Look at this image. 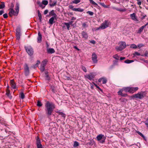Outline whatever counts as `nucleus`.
<instances>
[{
    "label": "nucleus",
    "instance_id": "1",
    "mask_svg": "<svg viewBox=\"0 0 148 148\" xmlns=\"http://www.w3.org/2000/svg\"><path fill=\"white\" fill-rule=\"evenodd\" d=\"M55 108V105L51 102H46L45 105V114L48 117L52 115Z\"/></svg>",
    "mask_w": 148,
    "mask_h": 148
},
{
    "label": "nucleus",
    "instance_id": "2",
    "mask_svg": "<svg viewBox=\"0 0 148 148\" xmlns=\"http://www.w3.org/2000/svg\"><path fill=\"white\" fill-rule=\"evenodd\" d=\"M147 93L146 91H141L133 95V97L138 99H142L146 96Z\"/></svg>",
    "mask_w": 148,
    "mask_h": 148
},
{
    "label": "nucleus",
    "instance_id": "3",
    "mask_svg": "<svg viewBox=\"0 0 148 148\" xmlns=\"http://www.w3.org/2000/svg\"><path fill=\"white\" fill-rule=\"evenodd\" d=\"M96 138L98 141H100V143H103L105 142L106 137L103 135L100 134L97 136Z\"/></svg>",
    "mask_w": 148,
    "mask_h": 148
},
{
    "label": "nucleus",
    "instance_id": "4",
    "mask_svg": "<svg viewBox=\"0 0 148 148\" xmlns=\"http://www.w3.org/2000/svg\"><path fill=\"white\" fill-rule=\"evenodd\" d=\"M126 47V44L125 42H122L119 46L116 47V49L117 51H121L125 49Z\"/></svg>",
    "mask_w": 148,
    "mask_h": 148
},
{
    "label": "nucleus",
    "instance_id": "5",
    "mask_svg": "<svg viewBox=\"0 0 148 148\" xmlns=\"http://www.w3.org/2000/svg\"><path fill=\"white\" fill-rule=\"evenodd\" d=\"M25 48L29 55L32 56L33 55L34 53L33 49L31 46H25Z\"/></svg>",
    "mask_w": 148,
    "mask_h": 148
},
{
    "label": "nucleus",
    "instance_id": "6",
    "mask_svg": "<svg viewBox=\"0 0 148 148\" xmlns=\"http://www.w3.org/2000/svg\"><path fill=\"white\" fill-rule=\"evenodd\" d=\"M110 25V22L108 20H105L99 27V28L104 29L108 27Z\"/></svg>",
    "mask_w": 148,
    "mask_h": 148
},
{
    "label": "nucleus",
    "instance_id": "7",
    "mask_svg": "<svg viewBox=\"0 0 148 148\" xmlns=\"http://www.w3.org/2000/svg\"><path fill=\"white\" fill-rule=\"evenodd\" d=\"M24 72L26 76H28L30 73L29 68L27 64V63H25L24 66Z\"/></svg>",
    "mask_w": 148,
    "mask_h": 148
},
{
    "label": "nucleus",
    "instance_id": "8",
    "mask_svg": "<svg viewBox=\"0 0 148 148\" xmlns=\"http://www.w3.org/2000/svg\"><path fill=\"white\" fill-rule=\"evenodd\" d=\"M36 143L37 148H44L42 147L40 139L38 136H37L36 138Z\"/></svg>",
    "mask_w": 148,
    "mask_h": 148
},
{
    "label": "nucleus",
    "instance_id": "9",
    "mask_svg": "<svg viewBox=\"0 0 148 148\" xmlns=\"http://www.w3.org/2000/svg\"><path fill=\"white\" fill-rule=\"evenodd\" d=\"M21 29L19 27H17L16 29V39L18 40L20 39V36L21 35Z\"/></svg>",
    "mask_w": 148,
    "mask_h": 148
},
{
    "label": "nucleus",
    "instance_id": "10",
    "mask_svg": "<svg viewBox=\"0 0 148 148\" xmlns=\"http://www.w3.org/2000/svg\"><path fill=\"white\" fill-rule=\"evenodd\" d=\"M97 56L96 54L95 53H93L92 55V59L94 63H96L97 62Z\"/></svg>",
    "mask_w": 148,
    "mask_h": 148
},
{
    "label": "nucleus",
    "instance_id": "11",
    "mask_svg": "<svg viewBox=\"0 0 148 148\" xmlns=\"http://www.w3.org/2000/svg\"><path fill=\"white\" fill-rule=\"evenodd\" d=\"M132 19L136 22V23H138V21L136 17V14L135 13H133L132 14H131L130 15Z\"/></svg>",
    "mask_w": 148,
    "mask_h": 148
},
{
    "label": "nucleus",
    "instance_id": "12",
    "mask_svg": "<svg viewBox=\"0 0 148 148\" xmlns=\"http://www.w3.org/2000/svg\"><path fill=\"white\" fill-rule=\"evenodd\" d=\"M85 77L88 79L91 80L94 78L95 75L92 73H90V74L86 75Z\"/></svg>",
    "mask_w": 148,
    "mask_h": 148
},
{
    "label": "nucleus",
    "instance_id": "13",
    "mask_svg": "<svg viewBox=\"0 0 148 148\" xmlns=\"http://www.w3.org/2000/svg\"><path fill=\"white\" fill-rule=\"evenodd\" d=\"M10 10L9 13V15L10 17H12L13 15L14 16H17L18 14L17 13L15 12L13 9H10Z\"/></svg>",
    "mask_w": 148,
    "mask_h": 148
},
{
    "label": "nucleus",
    "instance_id": "14",
    "mask_svg": "<svg viewBox=\"0 0 148 148\" xmlns=\"http://www.w3.org/2000/svg\"><path fill=\"white\" fill-rule=\"evenodd\" d=\"M95 144V141L93 140H89V141L87 142L86 144V145L88 147H90L92 146Z\"/></svg>",
    "mask_w": 148,
    "mask_h": 148
},
{
    "label": "nucleus",
    "instance_id": "15",
    "mask_svg": "<svg viewBox=\"0 0 148 148\" xmlns=\"http://www.w3.org/2000/svg\"><path fill=\"white\" fill-rule=\"evenodd\" d=\"M132 87H125L123 88V91H125V92H128L130 93H132Z\"/></svg>",
    "mask_w": 148,
    "mask_h": 148
},
{
    "label": "nucleus",
    "instance_id": "16",
    "mask_svg": "<svg viewBox=\"0 0 148 148\" xmlns=\"http://www.w3.org/2000/svg\"><path fill=\"white\" fill-rule=\"evenodd\" d=\"M81 34L82 36V38H84L86 39L88 38V36L86 32L84 31H82V32Z\"/></svg>",
    "mask_w": 148,
    "mask_h": 148
},
{
    "label": "nucleus",
    "instance_id": "17",
    "mask_svg": "<svg viewBox=\"0 0 148 148\" xmlns=\"http://www.w3.org/2000/svg\"><path fill=\"white\" fill-rule=\"evenodd\" d=\"M38 36L37 38V42L38 43H40L42 40V35L40 32L38 33Z\"/></svg>",
    "mask_w": 148,
    "mask_h": 148
},
{
    "label": "nucleus",
    "instance_id": "18",
    "mask_svg": "<svg viewBox=\"0 0 148 148\" xmlns=\"http://www.w3.org/2000/svg\"><path fill=\"white\" fill-rule=\"evenodd\" d=\"M10 82L12 88L14 89H15L16 88V84L14 82V80L13 79L11 80Z\"/></svg>",
    "mask_w": 148,
    "mask_h": 148
},
{
    "label": "nucleus",
    "instance_id": "19",
    "mask_svg": "<svg viewBox=\"0 0 148 148\" xmlns=\"http://www.w3.org/2000/svg\"><path fill=\"white\" fill-rule=\"evenodd\" d=\"M148 24V23L141 27L138 30V33L139 34L140 33L142 32L144 28Z\"/></svg>",
    "mask_w": 148,
    "mask_h": 148
},
{
    "label": "nucleus",
    "instance_id": "20",
    "mask_svg": "<svg viewBox=\"0 0 148 148\" xmlns=\"http://www.w3.org/2000/svg\"><path fill=\"white\" fill-rule=\"evenodd\" d=\"M56 19V17H51L49 20V24L52 25L55 22V21H54V19Z\"/></svg>",
    "mask_w": 148,
    "mask_h": 148
},
{
    "label": "nucleus",
    "instance_id": "21",
    "mask_svg": "<svg viewBox=\"0 0 148 148\" xmlns=\"http://www.w3.org/2000/svg\"><path fill=\"white\" fill-rule=\"evenodd\" d=\"M55 51L53 48H49L47 50V52L49 53L52 54L54 53Z\"/></svg>",
    "mask_w": 148,
    "mask_h": 148
},
{
    "label": "nucleus",
    "instance_id": "22",
    "mask_svg": "<svg viewBox=\"0 0 148 148\" xmlns=\"http://www.w3.org/2000/svg\"><path fill=\"white\" fill-rule=\"evenodd\" d=\"M40 63V61L39 60H37L36 63L32 66L31 67L34 68V69H35L38 66V65Z\"/></svg>",
    "mask_w": 148,
    "mask_h": 148
},
{
    "label": "nucleus",
    "instance_id": "23",
    "mask_svg": "<svg viewBox=\"0 0 148 148\" xmlns=\"http://www.w3.org/2000/svg\"><path fill=\"white\" fill-rule=\"evenodd\" d=\"M84 10L83 9L81 8H75L73 9V11L79 12H82L84 11Z\"/></svg>",
    "mask_w": 148,
    "mask_h": 148
},
{
    "label": "nucleus",
    "instance_id": "24",
    "mask_svg": "<svg viewBox=\"0 0 148 148\" xmlns=\"http://www.w3.org/2000/svg\"><path fill=\"white\" fill-rule=\"evenodd\" d=\"M19 4L18 3H17L16 4L15 10H16V12L17 13V14H18V13L19 11Z\"/></svg>",
    "mask_w": 148,
    "mask_h": 148
},
{
    "label": "nucleus",
    "instance_id": "25",
    "mask_svg": "<svg viewBox=\"0 0 148 148\" xmlns=\"http://www.w3.org/2000/svg\"><path fill=\"white\" fill-rule=\"evenodd\" d=\"M45 75L46 80H49L50 79V77L48 75V73L47 71H46L45 73Z\"/></svg>",
    "mask_w": 148,
    "mask_h": 148
},
{
    "label": "nucleus",
    "instance_id": "26",
    "mask_svg": "<svg viewBox=\"0 0 148 148\" xmlns=\"http://www.w3.org/2000/svg\"><path fill=\"white\" fill-rule=\"evenodd\" d=\"M37 12H38V16L39 17V19L40 21V22L41 21V19H42L41 14L40 13L39 10H38Z\"/></svg>",
    "mask_w": 148,
    "mask_h": 148
},
{
    "label": "nucleus",
    "instance_id": "27",
    "mask_svg": "<svg viewBox=\"0 0 148 148\" xmlns=\"http://www.w3.org/2000/svg\"><path fill=\"white\" fill-rule=\"evenodd\" d=\"M51 14L53 16V17H57V15L54 12V10H52L50 12Z\"/></svg>",
    "mask_w": 148,
    "mask_h": 148
},
{
    "label": "nucleus",
    "instance_id": "28",
    "mask_svg": "<svg viewBox=\"0 0 148 148\" xmlns=\"http://www.w3.org/2000/svg\"><path fill=\"white\" fill-rule=\"evenodd\" d=\"M1 4H0V9H2L5 7V3L3 2H1Z\"/></svg>",
    "mask_w": 148,
    "mask_h": 148
},
{
    "label": "nucleus",
    "instance_id": "29",
    "mask_svg": "<svg viewBox=\"0 0 148 148\" xmlns=\"http://www.w3.org/2000/svg\"><path fill=\"white\" fill-rule=\"evenodd\" d=\"M79 143L77 141H75L74 142L73 146V147H77L78 146H79Z\"/></svg>",
    "mask_w": 148,
    "mask_h": 148
},
{
    "label": "nucleus",
    "instance_id": "30",
    "mask_svg": "<svg viewBox=\"0 0 148 148\" xmlns=\"http://www.w3.org/2000/svg\"><path fill=\"white\" fill-rule=\"evenodd\" d=\"M57 4V1H55L53 2L52 3H49V5L50 7H52L55 6Z\"/></svg>",
    "mask_w": 148,
    "mask_h": 148
},
{
    "label": "nucleus",
    "instance_id": "31",
    "mask_svg": "<svg viewBox=\"0 0 148 148\" xmlns=\"http://www.w3.org/2000/svg\"><path fill=\"white\" fill-rule=\"evenodd\" d=\"M134 62L133 60H126L125 61H124V62L127 64H129L132 62Z\"/></svg>",
    "mask_w": 148,
    "mask_h": 148
},
{
    "label": "nucleus",
    "instance_id": "32",
    "mask_svg": "<svg viewBox=\"0 0 148 148\" xmlns=\"http://www.w3.org/2000/svg\"><path fill=\"white\" fill-rule=\"evenodd\" d=\"M136 132L140 136H141L142 138L145 139V137L140 132L138 131H136Z\"/></svg>",
    "mask_w": 148,
    "mask_h": 148
},
{
    "label": "nucleus",
    "instance_id": "33",
    "mask_svg": "<svg viewBox=\"0 0 148 148\" xmlns=\"http://www.w3.org/2000/svg\"><path fill=\"white\" fill-rule=\"evenodd\" d=\"M132 93L134 92L137 91L138 90V87H132Z\"/></svg>",
    "mask_w": 148,
    "mask_h": 148
},
{
    "label": "nucleus",
    "instance_id": "34",
    "mask_svg": "<svg viewBox=\"0 0 148 148\" xmlns=\"http://www.w3.org/2000/svg\"><path fill=\"white\" fill-rule=\"evenodd\" d=\"M6 95L10 99L12 98V96H11L10 95L9 90L6 91Z\"/></svg>",
    "mask_w": 148,
    "mask_h": 148
},
{
    "label": "nucleus",
    "instance_id": "35",
    "mask_svg": "<svg viewBox=\"0 0 148 148\" xmlns=\"http://www.w3.org/2000/svg\"><path fill=\"white\" fill-rule=\"evenodd\" d=\"M47 61L46 60H45L42 62L41 64V65L45 66L47 64Z\"/></svg>",
    "mask_w": 148,
    "mask_h": 148
},
{
    "label": "nucleus",
    "instance_id": "36",
    "mask_svg": "<svg viewBox=\"0 0 148 148\" xmlns=\"http://www.w3.org/2000/svg\"><path fill=\"white\" fill-rule=\"evenodd\" d=\"M90 1V3L94 5L95 6L98 5L93 0H89Z\"/></svg>",
    "mask_w": 148,
    "mask_h": 148
},
{
    "label": "nucleus",
    "instance_id": "37",
    "mask_svg": "<svg viewBox=\"0 0 148 148\" xmlns=\"http://www.w3.org/2000/svg\"><path fill=\"white\" fill-rule=\"evenodd\" d=\"M42 4L46 5L48 4V1L47 0H43L42 1Z\"/></svg>",
    "mask_w": 148,
    "mask_h": 148
},
{
    "label": "nucleus",
    "instance_id": "38",
    "mask_svg": "<svg viewBox=\"0 0 148 148\" xmlns=\"http://www.w3.org/2000/svg\"><path fill=\"white\" fill-rule=\"evenodd\" d=\"M133 57H134L136 56H139L140 55V53L137 52H135L133 54Z\"/></svg>",
    "mask_w": 148,
    "mask_h": 148
},
{
    "label": "nucleus",
    "instance_id": "39",
    "mask_svg": "<svg viewBox=\"0 0 148 148\" xmlns=\"http://www.w3.org/2000/svg\"><path fill=\"white\" fill-rule=\"evenodd\" d=\"M64 24L66 26L67 29L69 30V28L70 27V25L69 24L67 23H64Z\"/></svg>",
    "mask_w": 148,
    "mask_h": 148
},
{
    "label": "nucleus",
    "instance_id": "40",
    "mask_svg": "<svg viewBox=\"0 0 148 148\" xmlns=\"http://www.w3.org/2000/svg\"><path fill=\"white\" fill-rule=\"evenodd\" d=\"M113 58L116 60H119V57L117 54H115L114 55Z\"/></svg>",
    "mask_w": 148,
    "mask_h": 148
},
{
    "label": "nucleus",
    "instance_id": "41",
    "mask_svg": "<svg viewBox=\"0 0 148 148\" xmlns=\"http://www.w3.org/2000/svg\"><path fill=\"white\" fill-rule=\"evenodd\" d=\"M130 47L133 49H136L137 48L136 45L135 44H131L130 45Z\"/></svg>",
    "mask_w": 148,
    "mask_h": 148
},
{
    "label": "nucleus",
    "instance_id": "42",
    "mask_svg": "<svg viewBox=\"0 0 148 148\" xmlns=\"http://www.w3.org/2000/svg\"><path fill=\"white\" fill-rule=\"evenodd\" d=\"M59 114L61 115L62 117L64 118H65L66 116L65 114L62 112H60L59 113Z\"/></svg>",
    "mask_w": 148,
    "mask_h": 148
},
{
    "label": "nucleus",
    "instance_id": "43",
    "mask_svg": "<svg viewBox=\"0 0 148 148\" xmlns=\"http://www.w3.org/2000/svg\"><path fill=\"white\" fill-rule=\"evenodd\" d=\"M80 1V0H74L72 2L73 3L77 4L79 3Z\"/></svg>",
    "mask_w": 148,
    "mask_h": 148
},
{
    "label": "nucleus",
    "instance_id": "44",
    "mask_svg": "<svg viewBox=\"0 0 148 148\" xmlns=\"http://www.w3.org/2000/svg\"><path fill=\"white\" fill-rule=\"evenodd\" d=\"M102 83L103 84H105L107 82V80L106 78H102Z\"/></svg>",
    "mask_w": 148,
    "mask_h": 148
},
{
    "label": "nucleus",
    "instance_id": "45",
    "mask_svg": "<svg viewBox=\"0 0 148 148\" xmlns=\"http://www.w3.org/2000/svg\"><path fill=\"white\" fill-rule=\"evenodd\" d=\"M20 97L22 99H23L24 98L25 95L23 92H22L21 93Z\"/></svg>",
    "mask_w": 148,
    "mask_h": 148
},
{
    "label": "nucleus",
    "instance_id": "46",
    "mask_svg": "<svg viewBox=\"0 0 148 148\" xmlns=\"http://www.w3.org/2000/svg\"><path fill=\"white\" fill-rule=\"evenodd\" d=\"M87 13L89 14L90 16H92L94 14V13L90 11H88L86 12Z\"/></svg>",
    "mask_w": 148,
    "mask_h": 148
},
{
    "label": "nucleus",
    "instance_id": "47",
    "mask_svg": "<svg viewBox=\"0 0 148 148\" xmlns=\"http://www.w3.org/2000/svg\"><path fill=\"white\" fill-rule=\"evenodd\" d=\"M37 4L39 5V6L40 7L42 5V3L40 2V1H37Z\"/></svg>",
    "mask_w": 148,
    "mask_h": 148
},
{
    "label": "nucleus",
    "instance_id": "48",
    "mask_svg": "<svg viewBox=\"0 0 148 148\" xmlns=\"http://www.w3.org/2000/svg\"><path fill=\"white\" fill-rule=\"evenodd\" d=\"M82 69L85 72H87V70L86 69V68L83 66H82Z\"/></svg>",
    "mask_w": 148,
    "mask_h": 148
},
{
    "label": "nucleus",
    "instance_id": "49",
    "mask_svg": "<svg viewBox=\"0 0 148 148\" xmlns=\"http://www.w3.org/2000/svg\"><path fill=\"white\" fill-rule=\"evenodd\" d=\"M123 91V89L122 90H120L118 92V93L119 95H121L122 94V92Z\"/></svg>",
    "mask_w": 148,
    "mask_h": 148
},
{
    "label": "nucleus",
    "instance_id": "50",
    "mask_svg": "<svg viewBox=\"0 0 148 148\" xmlns=\"http://www.w3.org/2000/svg\"><path fill=\"white\" fill-rule=\"evenodd\" d=\"M117 10L120 12H124L126 10L125 9H122L118 8V9H117Z\"/></svg>",
    "mask_w": 148,
    "mask_h": 148
},
{
    "label": "nucleus",
    "instance_id": "51",
    "mask_svg": "<svg viewBox=\"0 0 148 148\" xmlns=\"http://www.w3.org/2000/svg\"><path fill=\"white\" fill-rule=\"evenodd\" d=\"M45 66L41 65V66L40 67V70L42 72L43 71L45 70Z\"/></svg>",
    "mask_w": 148,
    "mask_h": 148
},
{
    "label": "nucleus",
    "instance_id": "52",
    "mask_svg": "<svg viewBox=\"0 0 148 148\" xmlns=\"http://www.w3.org/2000/svg\"><path fill=\"white\" fill-rule=\"evenodd\" d=\"M37 106L38 107H41L42 105V102H37Z\"/></svg>",
    "mask_w": 148,
    "mask_h": 148
},
{
    "label": "nucleus",
    "instance_id": "53",
    "mask_svg": "<svg viewBox=\"0 0 148 148\" xmlns=\"http://www.w3.org/2000/svg\"><path fill=\"white\" fill-rule=\"evenodd\" d=\"M144 45L143 44H140L138 45V47L139 49H140L141 47H144Z\"/></svg>",
    "mask_w": 148,
    "mask_h": 148
},
{
    "label": "nucleus",
    "instance_id": "54",
    "mask_svg": "<svg viewBox=\"0 0 148 148\" xmlns=\"http://www.w3.org/2000/svg\"><path fill=\"white\" fill-rule=\"evenodd\" d=\"M93 84H94V85L97 88H98L99 89L100 91H102V90L96 84H95V83H93Z\"/></svg>",
    "mask_w": 148,
    "mask_h": 148
},
{
    "label": "nucleus",
    "instance_id": "55",
    "mask_svg": "<svg viewBox=\"0 0 148 148\" xmlns=\"http://www.w3.org/2000/svg\"><path fill=\"white\" fill-rule=\"evenodd\" d=\"M82 26L84 28L87 27H88V25H87L85 23H82Z\"/></svg>",
    "mask_w": 148,
    "mask_h": 148
},
{
    "label": "nucleus",
    "instance_id": "56",
    "mask_svg": "<svg viewBox=\"0 0 148 148\" xmlns=\"http://www.w3.org/2000/svg\"><path fill=\"white\" fill-rule=\"evenodd\" d=\"M14 4H13V3H11V5L10 6V9H13V8L14 7Z\"/></svg>",
    "mask_w": 148,
    "mask_h": 148
},
{
    "label": "nucleus",
    "instance_id": "57",
    "mask_svg": "<svg viewBox=\"0 0 148 148\" xmlns=\"http://www.w3.org/2000/svg\"><path fill=\"white\" fill-rule=\"evenodd\" d=\"M3 17L5 18H7L8 17V14L7 13H5L3 15Z\"/></svg>",
    "mask_w": 148,
    "mask_h": 148
},
{
    "label": "nucleus",
    "instance_id": "58",
    "mask_svg": "<svg viewBox=\"0 0 148 148\" xmlns=\"http://www.w3.org/2000/svg\"><path fill=\"white\" fill-rule=\"evenodd\" d=\"M51 89L53 92H55V88L54 87H51Z\"/></svg>",
    "mask_w": 148,
    "mask_h": 148
},
{
    "label": "nucleus",
    "instance_id": "59",
    "mask_svg": "<svg viewBox=\"0 0 148 148\" xmlns=\"http://www.w3.org/2000/svg\"><path fill=\"white\" fill-rule=\"evenodd\" d=\"M145 57H147L148 56V51H146L144 54Z\"/></svg>",
    "mask_w": 148,
    "mask_h": 148
},
{
    "label": "nucleus",
    "instance_id": "60",
    "mask_svg": "<svg viewBox=\"0 0 148 148\" xmlns=\"http://www.w3.org/2000/svg\"><path fill=\"white\" fill-rule=\"evenodd\" d=\"M69 8H70L72 10H73V9L75 8H73V6L72 5H69Z\"/></svg>",
    "mask_w": 148,
    "mask_h": 148
},
{
    "label": "nucleus",
    "instance_id": "61",
    "mask_svg": "<svg viewBox=\"0 0 148 148\" xmlns=\"http://www.w3.org/2000/svg\"><path fill=\"white\" fill-rule=\"evenodd\" d=\"M48 12V10H45L44 12V14H47Z\"/></svg>",
    "mask_w": 148,
    "mask_h": 148
},
{
    "label": "nucleus",
    "instance_id": "62",
    "mask_svg": "<svg viewBox=\"0 0 148 148\" xmlns=\"http://www.w3.org/2000/svg\"><path fill=\"white\" fill-rule=\"evenodd\" d=\"M73 21H69V23H68L70 25H71L72 26L73 25Z\"/></svg>",
    "mask_w": 148,
    "mask_h": 148
},
{
    "label": "nucleus",
    "instance_id": "63",
    "mask_svg": "<svg viewBox=\"0 0 148 148\" xmlns=\"http://www.w3.org/2000/svg\"><path fill=\"white\" fill-rule=\"evenodd\" d=\"M99 4L102 6L103 7H106V6L105 5V4L104 3H100Z\"/></svg>",
    "mask_w": 148,
    "mask_h": 148
},
{
    "label": "nucleus",
    "instance_id": "64",
    "mask_svg": "<svg viewBox=\"0 0 148 148\" xmlns=\"http://www.w3.org/2000/svg\"><path fill=\"white\" fill-rule=\"evenodd\" d=\"M90 42L93 44H95L96 43V42L94 40H91L90 41Z\"/></svg>",
    "mask_w": 148,
    "mask_h": 148
}]
</instances>
